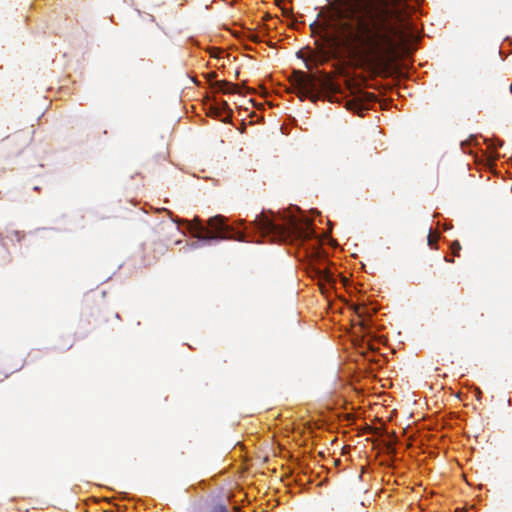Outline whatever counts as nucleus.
<instances>
[{
  "mask_svg": "<svg viewBox=\"0 0 512 512\" xmlns=\"http://www.w3.org/2000/svg\"><path fill=\"white\" fill-rule=\"evenodd\" d=\"M300 85L306 92L314 91L316 89L315 81L305 75L302 76Z\"/></svg>",
  "mask_w": 512,
  "mask_h": 512,
  "instance_id": "nucleus-5",
  "label": "nucleus"
},
{
  "mask_svg": "<svg viewBox=\"0 0 512 512\" xmlns=\"http://www.w3.org/2000/svg\"><path fill=\"white\" fill-rule=\"evenodd\" d=\"M187 224V229L194 234L199 240H214V239H233L243 241L245 239V235L242 232H235L231 226L225 224V218L223 216L217 215L211 217L208 221V225L217 230L218 234H205L206 228L203 226L202 222L199 218L195 217L193 221H185Z\"/></svg>",
  "mask_w": 512,
  "mask_h": 512,
  "instance_id": "nucleus-3",
  "label": "nucleus"
},
{
  "mask_svg": "<svg viewBox=\"0 0 512 512\" xmlns=\"http://www.w3.org/2000/svg\"><path fill=\"white\" fill-rule=\"evenodd\" d=\"M311 29L320 36V62L337 58L361 67H375L393 48L388 11L378 6L353 13L331 12Z\"/></svg>",
  "mask_w": 512,
  "mask_h": 512,
  "instance_id": "nucleus-1",
  "label": "nucleus"
},
{
  "mask_svg": "<svg viewBox=\"0 0 512 512\" xmlns=\"http://www.w3.org/2000/svg\"><path fill=\"white\" fill-rule=\"evenodd\" d=\"M510 90H511V93H512V85L510 86Z\"/></svg>",
  "mask_w": 512,
  "mask_h": 512,
  "instance_id": "nucleus-8",
  "label": "nucleus"
},
{
  "mask_svg": "<svg viewBox=\"0 0 512 512\" xmlns=\"http://www.w3.org/2000/svg\"><path fill=\"white\" fill-rule=\"evenodd\" d=\"M281 223L265 214L256 216L254 226L263 236H269L271 241H286L290 238L305 241L315 234L309 219L300 214L298 207H291L283 212Z\"/></svg>",
  "mask_w": 512,
  "mask_h": 512,
  "instance_id": "nucleus-2",
  "label": "nucleus"
},
{
  "mask_svg": "<svg viewBox=\"0 0 512 512\" xmlns=\"http://www.w3.org/2000/svg\"><path fill=\"white\" fill-rule=\"evenodd\" d=\"M437 239H438V236L433 235L431 230H430L429 234H428V237H427L429 246L433 247V245L437 242Z\"/></svg>",
  "mask_w": 512,
  "mask_h": 512,
  "instance_id": "nucleus-6",
  "label": "nucleus"
},
{
  "mask_svg": "<svg viewBox=\"0 0 512 512\" xmlns=\"http://www.w3.org/2000/svg\"><path fill=\"white\" fill-rule=\"evenodd\" d=\"M216 86L221 92H223L225 94H233L237 90L236 85L226 82V81H218L216 83Z\"/></svg>",
  "mask_w": 512,
  "mask_h": 512,
  "instance_id": "nucleus-4",
  "label": "nucleus"
},
{
  "mask_svg": "<svg viewBox=\"0 0 512 512\" xmlns=\"http://www.w3.org/2000/svg\"><path fill=\"white\" fill-rule=\"evenodd\" d=\"M451 249H452V252L454 254H457L460 251V249H461V246H460L459 242L458 241L453 242L451 244Z\"/></svg>",
  "mask_w": 512,
  "mask_h": 512,
  "instance_id": "nucleus-7",
  "label": "nucleus"
}]
</instances>
